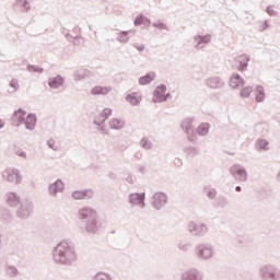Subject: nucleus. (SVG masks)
<instances>
[{
    "label": "nucleus",
    "instance_id": "obj_1",
    "mask_svg": "<svg viewBox=\"0 0 280 280\" xmlns=\"http://www.w3.org/2000/svg\"><path fill=\"white\" fill-rule=\"evenodd\" d=\"M54 257L57 264H69V261L75 259V253L71 250L69 243L61 242L57 245Z\"/></svg>",
    "mask_w": 280,
    "mask_h": 280
},
{
    "label": "nucleus",
    "instance_id": "obj_2",
    "mask_svg": "<svg viewBox=\"0 0 280 280\" xmlns=\"http://www.w3.org/2000/svg\"><path fill=\"white\" fill-rule=\"evenodd\" d=\"M250 59L246 55H240L234 59V67L238 71H245V69L248 67V61Z\"/></svg>",
    "mask_w": 280,
    "mask_h": 280
},
{
    "label": "nucleus",
    "instance_id": "obj_3",
    "mask_svg": "<svg viewBox=\"0 0 280 280\" xmlns=\"http://www.w3.org/2000/svg\"><path fill=\"white\" fill-rule=\"evenodd\" d=\"M231 174L236 178V180H241L242 183H244V180H246L247 178V174H246V170H244L242 166L240 165H235L231 168Z\"/></svg>",
    "mask_w": 280,
    "mask_h": 280
},
{
    "label": "nucleus",
    "instance_id": "obj_4",
    "mask_svg": "<svg viewBox=\"0 0 280 280\" xmlns=\"http://www.w3.org/2000/svg\"><path fill=\"white\" fill-rule=\"evenodd\" d=\"M153 207H155V209H161L162 207H165V205H167V196L163 192H156L153 196Z\"/></svg>",
    "mask_w": 280,
    "mask_h": 280
},
{
    "label": "nucleus",
    "instance_id": "obj_5",
    "mask_svg": "<svg viewBox=\"0 0 280 280\" xmlns=\"http://www.w3.org/2000/svg\"><path fill=\"white\" fill-rule=\"evenodd\" d=\"M165 91H167L165 85L158 86L153 94V101L154 102H165L167 100V93Z\"/></svg>",
    "mask_w": 280,
    "mask_h": 280
},
{
    "label": "nucleus",
    "instance_id": "obj_6",
    "mask_svg": "<svg viewBox=\"0 0 280 280\" xmlns=\"http://www.w3.org/2000/svg\"><path fill=\"white\" fill-rule=\"evenodd\" d=\"M3 178H7L9 183H19L21 177L19 176V172L14 170H8L3 173Z\"/></svg>",
    "mask_w": 280,
    "mask_h": 280
},
{
    "label": "nucleus",
    "instance_id": "obj_7",
    "mask_svg": "<svg viewBox=\"0 0 280 280\" xmlns=\"http://www.w3.org/2000/svg\"><path fill=\"white\" fill-rule=\"evenodd\" d=\"M50 89H58L60 86H62V84H65V79H62V77L57 75L55 78L49 79L48 82Z\"/></svg>",
    "mask_w": 280,
    "mask_h": 280
},
{
    "label": "nucleus",
    "instance_id": "obj_8",
    "mask_svg": "<svg viewBox=\"0 0 280 280\" xmlns=\"http://www.w3.org/2000/svg\"><path fill=\"white\" fill-rule=\"evenodd\" d=\"M230 86H232V89L244 86V79H242L240 74H234L230 80Z\"/></svg>",
    "mask_w": 280,
    "mask_h": 280
},
{
    "label": "nucleus",
    "instance_id": "obj_9",
    "mask_svg": "<svg viewBox=\"0 0 280 280\" xmlns=\"http://www.w3.org/2000/svg\"><path fill=\"white\" fill-rule=\"evenodd\" d=\"M74 200H84V198H92L93 192L91 190L88 191H74L72 194Z\"/></svg>",
    "mask_w": 280,
    "mask_h": 280
},
{
    "label": "nucleus",
    "instance_id": "obj_10",
    "mask_svg": "<svg viewBox=\"0 0 280 280\" xmlns=\"http://www.w3.org/2000/svg\"><path fill=\"white\" fill-rule=\"evenodd\" d=\"M112 113H113V110H110L109 108L103 109L101 115L95 120L96 124H104V121H106V119H108V117H110Z\"/></svg>",
    "mask_w": 280,
    "mask_h": 280
},
{
    "label": "nucleus",
    "instance_id": "obj_11",
    "mask_svg": "<svg viewBox=\"0 0 280 280\" xmlns=\"http://www.w3.org/2000/svg\"><path fill=\"white\" fill-rule=\"evenodd\" d=\"M24 124L28 130L34 129V126H36V116L30 114L26 116V119L24 120Z\"/></svg>",
    "mask_w": 280,
    "mask_h": 280
},
{
    "label": "nucleus",
    "instance_id": "obj_12",
    "mask_svg": "<svg viewBox=\"0 0 280 280\" xmlns=\"http://www.w3.org/2000/svg\"><path fill=\"white\" fill-rule=\"evenodd\" d=\"M93 95H108L110 93V88H104V86H95L92 89Z\"/></svg>",
    "mask_w": 280,
    "mask_h": 280
},
{
    "label": "nucleus",
    "instance_id": "obj_13",
    "mask_svg": "<svg viewBox=\"0 0 280 280\" xmlns=\"http://www.w3.org/2000/svg\"><path fill=\"white\" fill-rule=\"evenodd\" d=\"M256 102H264L266 100V93L264 92V86H257L255 90Z\"/></svg>",
    "mask_w": 280,
    "mask_h": 280
},
{
    "label": "nucleus",
    "instance_id": "obj_14",
    "mask_svg": "<svg viewBox=\"0 0 280 280\" xmlns=\"http://www.w3.org/2000/svg\"><path fill=\"white\" fill-rule=\"evenodd\" d=\"M80 215L81 218H91L92 220L95 219L96 213L94 210L89 209V208H84L80 211Z\"/></svg>",
    "mask_w": 280,
    "mask_h": 280
},
{
    "label": "nucleus",
    "instance_id": "obj_15",
    "mask_svg": "<svg viewBox=\"0 0 280 280\" xmlns=\"http://www.w3.org/2000/svg\"><path fill=\"white\" fill-rule=\"evenodd\" d=\"M154 78H156V75L154 74V72H151V73L145 74L144 77H141L139 82L142 85L150 84V82H152V80H154Z\"/></svg>",
    "mask_w": 280,
    "mask_h": 280
},
{
    "label": "nucleus",
    "instance_id": "obj_16",
    "mask_svg": "<svg viewBox=\"0 0 280 280\" xmlns=\"http://www.w3.org/2000/svg\"><path fill=\"white\" fill-rule=\"evenodd\" d=\"M145 200V195L132 194L130 196V201L133 205H141Z\"/></svg>",
    "mask_w": 280,
    "mask_h": 280
},
{
    "label": "nucleus",
    "instance_id": "obj_17",
    "mask_svg": "<svg viewBox=\"0 0 280 280\" xmlns=\"http://www.w3.org/2000/svg\"><path fill=\"white\" fill-rule=\"evenodd\" d=\"M127 102H129L133 106H137V104H139V102H141V96L137 93L129 94L127 96Z\"/></svg>",
    "mask_w": 280,
    "mask_h": 280
},
{
    "label": "nucleus",
    "instance_id": "obj_18",
    "mask_svg": "<svg viewBox=\"0 0 280 280\" xmlns=\"http://www.w3.org/2000/svg\"><path fill=\"white\" fill-rule=\"evenodd\" d=\"M13 121H25V112H23V109L16 110L13 115Z\"/></svg>",
    "mask_w": 280,
    "mask_h": 280
},
{
    "label": "nucleus",
    "instance_id": "obj_19",
    "mask_svg": "<svg viewBox=\"0 0 280 280\" xmlns=\"http://www.w3.org/2000/svg\"><path fill=\"white\" fill-rule=\"evenodd\" d=\"M256 145L259 150H270L269 143L265 139L258 140Z\"/></svg>",
    "mask_w": 280,
    "mask_h": 280
},
{
    "label": "nucleus",
    "instance_id": "obj_20",
    "mask_svg": "<svg viewBox=\"0 0 280 280\" xmlns=\"http://www.w3.org/2000/svg\"><path fill=\"white\" fill-rule=\"evenodd\" d=\"M110 127L115 130H119L120 128H124V122L120 119H113L110 121Z\"/></svg>",
    "mask_w": 280,
    "mask_h": 280
},
{
    "label": "nucleus",
    "instance_id": "obj_21",
    "mask_svg": "<svg viewBox=\"0 0 280 280\" xmlns=\"http://www.w3.org/2000/svg\"><path fill=\"white\" fill-rule=\"evenodd\" d=\"M197 131L199 135H207L209 132V125L199 126Z\"/></svg>",
    "mask_w": 280,
    "mask_h": 280
},
{
    "label": "nucleus",
    "instance_id": "obj_22",
    "mask_svg": "<svg viewBox=\"0 0 280 280\" xmlns=\"http://www.w3.org/2000/svg\"><path fill=\"white\" fill-rule=\"evenodd\" d=\"M48 145L51 148V150H58V148H60V143L54 139L48 141Z\"/></svg>",
    "mask_w": 280,
    "mask_h": 280
},
{
    "label": "nucleus",
    "instance_id": "obj_23",
    "mask_svg": "<svg viewBox=\"0 0 280 280\" xmlns=\"http://www.w3.org/2000/svg\"><path fill=\"white\" fill-rule=\"evenodd\" d=\"M95 280H110V277L106 273H97Z\"/></svg>",
    "mask_w": 280,
    "mask_h": 280
},
{
    "label": "nucleus",
    "instance_id": "obj_24",
    "mask_svg": "<svg viewBox=\"0 0 280 280\" xmlns=\"http://www.w3.org/2000/svg\"><path fill=\"white\" fill-rule=\"evenodd\" d=\"M252 92H253V90L250 88H245L242 90L241 95L243 97H248V95H250Z\"/></svg>",
    "mask_w": 280,
    "mask_h": 280
},
{
    "label": "nucleus",
    "instance_id": "obj_25",
    "mask_svg": "<svg viewBox=\"0 0 280 280\" xmlns=\"http://www.w3.org/2000/svg\"><path fill=\"white\" fill-rule=\"evenodd\" d=\"M10 86L12 88V89H14V91H19V80H16V79H13V80H11V82H10Z\"/></svg>",
    "mask_w": 280,
    "mask_h": 280
},
{
    "label": "nucleus",
    "instance_id": "obj_26",
    "mask_svg": "<svg viewBox=\"0 0 280 280\" xmlns=\"http://www.w3.org/2000/svg\"><path fill=\"white\" fill-rule=\"evenodd\" d=\"M199 40L201 43H209L211 40V35L201 36L199 37Z\"/></svg>",
    "mask_w": 280,
    "mask_h": 280
},
{
    "label": "nucleus",
    "instance_id": "obj_27",
    "mask_svg": "<svg viewBox=\"0 0 280 280\" xmlns=\"http://www.w3.org/2000/svg\"><path fill=\"white\" fill-rule=\"evenodd\" d=\"M143 21H144V19L142 15L137 16L135 20V25H142Z\"/></svg>",
    "mask_w": 280,
    "mask_h": 280
},
{
    "label": "nucleus",
    "instance_id": "obj_28",
    "mask_svg": "<svg viewBox=\"0 0 280 280\" xmlns=\"http://www.w3.org/2000/svg\"><path fill=\"white\" fill-rule=\"evenodd\" d=\"M141 143H142V148H145L147 150L151 148L150 141H148V139H142Z\"/></svg>",
    "mask_w": 280,
    "mask_h": 280
},
{
    "label": "nucleus",
    "instance_id": "obj_29",
    "mask_svg": "<svg viewBox=\"0 0 280 280\" xmlns=\"http://www.w3.org/2000/svg\"><path fill=\"white\" fill-rule=\"evenodd\" d=\"M202 257H211V249H205L202 252Z\"/></svg>",
    "mask_w": 280,
    "mask_h": 280
},
{
    "label": "nucleus",
    "instance_id": "obj_30",
    "mask_svg": "<svg viewBox=\"0 0 280 280\" xmlns=\"http://www.w3.org/2000/svg\"><path fill=\"white\" fill-rule=\"evenodd\" d=\"M137 49H138L139 51H143V49H145V46L139 45V46H137Z\"/></svg>",
    "mask_w": 280,
    "mask_h": 280
},
{
    "label": "nucleus",
    "instance_id": "obj_31",
    "mask_svg": "<svg viewBox=\"0 0 280 280\" xmlns=\"http://www.w3.org/2000/svg\"><path fill=\"white\" fill-rule=\"evenodd\" d=\"M55 185H56L57 187H62V182H56Z\"/></svg>",
    "mask_w": 280,
    "mask_h": 280
},
{
    "label": "nucleus",
    "instance_id": "obj_32",
    "mask_svg": "<svg viewBox=\"0 0 280 280\" xmlns=\"http://www.w3.org/2000/svg\"><path fill=\"white\" fill-rule=\"evenodd\" d=\"M236 191H242V187H240V186H236Z\"/></svg>",
    "mask_w": 280,
    "mask_h": 280
},
{
    "label": "nucleus",
    "instance_id": "obj_33",
    "mask_svg": "<svg viewBox=\"0 0 280 280\" xmlns=\"http://www.w3.org/2000/svg\"><path fill=\"white\" fill-rule=\"evenodd\" d=\"M0 128H3V121L0 119Z\"/></svg>",
    "mask_w": 280,
    "mask_h": 280
},
{
    "label": "nucleus",
    "instance_id": "obj_34",
    "mask_svg": "<svg viewBox=\"0 0 280 280\" xmlns=\"http://www.w3.org/2000/svg\"><path fill=\"white\" fill-rule=\"evenodd\" d=\"M184 279H189V275H185V276H184Z\"/></svg>",
    "mask_w": 280,
    "mask_h": 280
},
{
    "label": "nucleus",
    "instance_id": "obj_35",
    "mask_svg": "<svg viewBox=\"0 0 280 280\" xmlns=\"http://www.w3.org/2000/svg\"><path fill=\"white\" fill-rule=\"evenodd\" d=\"M37 71H38L39 73H43V69H38Z\"/></svg>",
    "mask_w": 280,
    "mask_h": 280
},
{
    "label": "nucleus",
    "instance_id": "obj_36",
    "mask_svg": "<svg viewBox=\"0 0 280 280\" xmlns=\"http://www.w3.org/2000/svg\"><path fill=\"white\" fill-rule=\"evenodd\" d=\"M190 279H196V276H190Z\"/></svg>",
    "mask_w": 280,
    "mask_h": 280
},
{
    "label": "nucleus",
    "instance_id": "obj_37",
    "mask_svg": "<svg viewBox=\"0 0 280 280\" xmlns=\"http://www.w3.org/2000/svg\"><path fill=\"white\" fill-rule=\"evenodd\" d=\"M21 156H25V153H20Z\"/></svg>",
    "mask_w": 280,
    "mask_h": 280
}]
</instances>
